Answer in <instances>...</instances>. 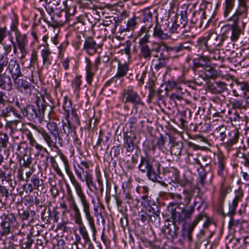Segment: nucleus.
Here are the masks:
<instances>
[{
    "label": "nucleus",
    "instance_id": "1",
    "mask_svg": "<svg viewBox=\"0 0 249 249\" xmlns=\"http://www.w3.org/2000/svg\"><path fill=\"white\" fill-rule=\"evenodd\" d=\"M53 100L51 99L50 104H49L45 99L44 96L40 94L39 96L36 97L34 103L35 105L31 104L24 105L19 103L17 100L14 105L20 110L22 115V118L24 117L28 121L33 123H40L44 118L45 111L47 107H49L48 115L53 111L55 106L53 102Z\"/></svg>",
    "mask_w": 249,
    "mask_h": 249
},
{
    "label": "nucleus",
    "instance_id": "2",
    "mask_svg": "<svg viewBox=\"0 0 249 249\" xmlns=\"http://www.w3.org/2000/svg\"><path fill=\"white\" fill-rule=\"evenodd\" d=\"M61 159L64 162L66 168L67 174L69 176L72 185L73 186L76 194L78 196L81 203L83 211L85 214V217L89 222V223L92 229H95L94 221L93 217L91 215L90 213V204L87 197L83 193L82 188L79 182L76 179L70 170L67 168L69 162L66 157L63 156Z\"/></svg>",
    "mask_w": 249,
    "mask_h": 249
},
{
    "label": "nucleus",
    "instance_id": "3",
    "mask_svg": "<svg viewBox=\"0 0 249 249\" xmlns=\"http://www.w3.org/2000/svg\"><path fill=\"white\" fill-rule=\"evenodd\" d=\"M32 127L41 135L49 147L57 148L56 142L57 139L59 141L60 127L58 126L56 122H50L47 124V127L52 136L42 127L39 126H37L34 124H32Z\"/></svg>",
    "mask_w": 249,
    "mask_h": 249
},
{
    "label": "nucleus",
    "instance_id": "4",
    "mask_svg": "<svg viewBox=\"0 0 249 249\" xmlns=\"http://www.w3.org/2000/svg\"><path fill=\"white\" fill-rule=\"evenodd\" d=\"M230 36L224 35L223 30L221 29V35L220 36L213 31H210L208 35L203 37H200L198 39V48H202L204 51L211 52L213 51L216 47L220 45L226 39Z\"/></svg>",
    "mask_w": 249,
    "mask_h": 249
},
{
    "label": "nucleus",
    "instance_id": "5",
    "mask_svg": "<svg viewBox=\"0 0 249 249\" xmlns=\"http://www.w3.org/2000/svg\"><path fill=\"white\" fill-rule=\"evenodd\" d=\"M239 16L241 17V15H238L235 11V13L228 19L229 20L232 21L233 24L225 25L222 28L224 35L230 36V39L232 41L237 40L242 33V30L238 25Z\"/></svg>",
    "mask_w": 249,
    "mask_h": 249
},
{
    "label": "nucleus",
    "instance_id": "6",
    "mask_svg": "<svg viewBox=\"0 0 249 249\" xmlns=\"http://www.w3.org/2000/svg\"><path fill=\"white\" fill-rule=\"evenodd\" d=\"M70 206L73 212L74 222L76 224L79 226V231L80 234L82 235L85 242H89L90 241V238L87 229L84 225L81 213L73 196L71 197Z\"/></svg>",
    "mask_w": 249,
    "mask_h": 249
},
{
    "label": "nucleus",
    "instance_id": "7",
    "mask_svg": "<svg viewBox=\"0 0 249 249\" xmlns=\"http://www.w3.org/2000/svg\"><path fill=\"white\" fill-rule=\"evenodd\" d=\"M0 218L2 235H7L11 233L18 224L16 217L13 213H4L0 216Z\"/></svg>",
    "mask_w": 249,
    "mask_h": 249
},
{
    "label": "nucleus",
    "instance_id": "8",
    "mask_svg": "<svg viewBox=\"0 0 249 249\" xmlns=\"http://www.w3.org/2000/svg\"><path fill=\"white\" fill-rule=\"evenodd\" d=\"M45 9L48 14L53 18L54 16H56L58 18L63 17V19L59 21L60 22L68 21L69 24H71L68 17V15H71L69 10L67 8L66 10L61 9L59 7L58 3H49L45 6Z\"/></svg>",
    "mask_w": 249,
    "mask_h": 249
},
{
    "label": "nucleus",
    "instance_id": "9",
    "mask_svg": "<svg viewBox=\"0 0 249 249\" xmlns=\"http://www.w3.org/2000/svg\"><path fill=\"white\" fill-rule=\"evenodd\" d=\"M208 10L206 7L204 10L202 8H199L198 10L194 11L190 20L191 22L196 24V27H202L204 20L207 19L206 22H208L213 15V13H209Z\"/></svg>",
    "mask_w": 249,
    "mask_h": 249
},
{
    "label": "nucleus",
    "instance_id": "10",
    "mask_svg": "<svg viewBox=\"0 0 249 249\" xmlns=\"http://www.w3.org/2000/svg\"><path fill=\"white\" fill-rule=\"evenodd\" d=\"M153 160L148 156L141 158V172L145 173L146 176L153 181H159L160 178L158 174L154 171L152 168Z\"/></svg>",
    "mask_w": 249,
    "mask_h": 249
},
{
    "label": "nucleus",
    "instance_id": "11",
    "mask_svg": "<svg viewBox=\"0 0 249 249\" xmlns=\"http://www.w3.org/2000/svg\"><path fill=\"white\" fill-rule=\"evenodd\" d=\"M1 116L4 117L6 120L13 121L15 120L20 121L22 119V115L14 106L9 105L1 110Z\"/></svg>",
    "mask_w": 249,
    "mask_h": 249
},
{
    "label": "nucleus",
    "instance_id": "12",
    "mask_svg": "<svg viewBox=\"0 0 249 249\" xmlns=\"http://www.w3.org/2000/svg\"><path fill=\"white\" fill-rule=\"evenodd\" d=\"M14 82L18 91L27 96H30L35 89V86L25 79H18Z\"/></svg>",
    "mask_w": 249,
    "mask_h": 249
},
{
    "label": "nucleus",
    "instance_id": "13",
    "mask_svg": "<svg viewBox=\"0 0 249 249\" xmlns=\"http://www.w3.org/2000/svg\"><path fill=\"white\" fill-rule=\"evenodd\" d=\"M31 183L23 185L22 189L26 193H31L34 190H39V187L43 184L42 179H40L38 175L34 174L30 178Z\"/></svg>",
    "mask_w": 249,
    "mask_h": 249
},
{
    "label": "nucleus",
    "instance_id": "14",
    "mask_svg": "<svg viewBox=\"0 0 249 249\" xmlns=\"http://www.w3.org/2000/svg\"><path fill=\"white\" fill-rule=\"evenodd\" d=\"M138 143V141H137L136 138H132L130 136L126 138L125 144L127 145V151H130L134 149H136L135 155H133L132 157V162L133 163H136L137 162L139 154L140 153Z\"/></svg>",
    "mask_w": 249,
    "mask_h": 249
},
{
    "label": "nucleus",
    "instance_id": "15",
    "mask_svg": "<svg viewBox=\"0 0 249 249\" xmlns=\"http://www.w3.org/2000/svg\"><path fill=\"white\" fill-rule=\"evenodd\" d=\"M73 167L77 178L81 180L84 175L89 173L87 170L89 169V164L86 160H81L80 162L75 161L73 162Z\"/></svg>",
    "mask_w": 249,
    "mask_h": 249
},
{
    "label": "nucleus",
    "instance_id": "16",
    "mask_svg": "<svg viewBox=\"0 0 249 249\" xmlns=\"http://www.w3.org/2000/svg\"><path fill=\"white\" fill-rule=\"evenodd\" d=\"M153 26L152 14L149 8H146L143 10L141 15V36L142 30H149Z\"/></svg>",
    "mask_w": 249,
    "mask_h": 249
},
{
    "label": "nucleus",
    "instance_id": "17",
    "mask_svg": "<svg viewBox=\"0 0 249 249\" xmlns=\"http://www.w3.org/2000/svg\"><path fill=\"white\" fill-rule=\"evenodd\" d=\"M235 197L229 206L228 214L231 217L234 215L238 204L242 201L244 196L243 191L241 189V187H239L237 190L235 191Z\"/></svg>",
    "mask_w": 249,
    "mask_h": 249
},
{
    "label": "nucleus",
    "instance_id": "18",
    "mask_svg": "<svg viewBox=\"0 0 249 249\" xmlns=\"http://www.w3.org/2000/svg\"><path fill=\"white\" fill-rule=\"evenodd\" d=\"M98 45L91 37L85 38L83 50L85 51L89 54L92 55L97 52Z\"/></svg>",
    "mask_w": 249,
    "mask_h": 249
},
{
    "label": "nucleus",
    "instance_id": "19",
    "mask_svg": "<svg viewBox=\"0 0 249 249\" xmlns=\"http://www.w3.org/2000/svg\"><path fill=\"white\" fill-rule=\"evenodd\" d=\"M8 69L14 81L18 79V77L22 76L20 66L18 63L17 60H11L8 66Z\"/></svg>",
    "mask_w": 249,
    "mask_h": 249
},
{
    "label": "nucleus",
    "instance_id": "20",
    "mask_svg": "<svg viewBox=\"0 0 249 249\" xmlns=\"http://www.w3.org/2000/svg\"><path fill=\"white\" fill-rule=\"evenodd\" d=\"M124 96L126 101L131 102L134 106L140 105V97L134 90L130 89L124 91Z\"/></svg>",
    "mask_w": 249,
    "mask_h": 249
},
{
    "label": "nucleus",
    "instance_id": "21",
    "mask_svg": "<svg viewBox=\"0 0 249 249\" xmlns=\"http://www.w3.org/2000/svg\"><path fill=\"white\" fill-rule=\"evenodd\" d=\"M187 212L186 208L185 207L181 208V213L177 212L175 209L172 210L171 218L175 222H180L190 219L191 217L187 216Z\"/></svg>",
    "mask_w": 249,
    "mask_h": 249
},
{
    "label": "nucleus",
    "instance_id": "22",
    "mask_svg": "<svg viewBox=\"0 0 249 249\" xmlns=\"http://www.w3.org/2000/svg\"><path fill=\"white\" fill-rule=\"evenodd\" d=\"M60 136H59V143H61V145H62L61 141L63 140V138H66L68 137L70 133L74 132V128L71 124V122L69 120H68L67 122L63 123L62 124V128H60Z\"/></svg>",
    "mask_w": 249,
    "mask_h": 249
},
{
    "label": "nucleus",
    "instance_id": "23",
    "mask_svg": "<svg viewBox=\"0 0 249 249\" xmlns=\"http://www.w3.org/2000/svg\"><path fill=\"white\" fill-rule=\"evenodd\" d=\"M157 56L160 59H168L170 52V46H167L165 43L159 44L156 49Z\"/></svg>",
    "mask_w": 249,
    "mask_h": 249
},
{
    "label": "nucleus",
    "instance_id": "24",
    "mask_svg": "<svg viewBox=\"0 0 249 249\" xmlns=\"http://www.w3.org/2000/svg\"><path fill=\"white\" fill-rule=\"evenodd\" d=\"M226 161L222 159H219L216 165L217 167V174L223 180H225L228 174V170L226 166Z\"/></svg>",
    "mask_w": 249,
    "mask_h": 249
},
{
    "label": "nucleus",
    "instance_id": "25",
    "mask_svg": "<svg viewBox=\"0 0 249 249\" xmlns=\"http://www.w3.org/2000/svg\"><path fill=\"white\" fill-rule=\"evenodd\" d=\"M249 0H238V8L236 11L241 17L246 18L248 14V4Z\"/></svg>",
    "mask_w": 249,
    "mask_h": 249
},
{
    "label": "nucleus",
    "instance_id": "26",
    "mask_svg": "<svg viewBox=\"0 0 249 249\" xmlns=\"http://www.w3.org/2000/svg\"><path fill=\"white\" fill-rule=\"evenodd\" d=\"M13 84L9 76L6 74L0 75V88L2 89L10 91L12 89Z\"/></svg>",
    "mask_w": 249,
    "mask_h": 249
},
{
    "label": "nucleus",
    "instance_id": "27",
    "mask_svg": "<svg viewBox=\"0 0 249 249\" xmlns=\"http://www.w3.org/2000/svg\"><path fill=\"white\" fill-rule=\"evenodd\" d=\"M130 236V244L133 249H140V234L138 230H135L133 233H131Z\"/></svg>",
    "mask_w": 249,
    "mask_h": 249
},
{
    "label": "nucleus",
    "instance_id": "28",
    "mask_svg": "<svg viewBox=\"0 0 249 249\" xmlns=\"http://www.w3.org/2000/svg\"><path fill=\"white\" fill-rule=\"evenodd\" d=\"M194 196V192L192 191L185 190L182 192V198L183 201L178 204V205H182L183 207L187 208L191 203V200Z\"/></svg>",
    "mask_w": 249,
    "mask_h": 249
},
{
    "label": "nucleus",
    "instance_id": "29",
    "mask_svg": "<svg viewBox=\"0 0 249 249\" xmlns=\"http://www.w3.org/2000/svg\"><path fill=\"white\" fill-rule=\"evenodd\" d=\"M124 197L128 199L127 201L128 203L131 204L132 207L136 208L137 211H139L138 206L139 203V195L138 194V193L134 192V191H132L130 194H126Z\"/></svg>",
    "mask_w": 249,
    "mask_h": 249
},
{
    "label": "nucleus",
    "instance_id": "30",
    "mask_svg": "<svg viewBox=\"0 0 249 249\" xmlns=\"http://www.w3.org/2000/svg\"><path fill=\"white\" fill-rule=\"evenodd\" d=\"M210 63V57L204 54L199 55L198 58L193 59V64L195 68L203 67Z\"/></svg>",
    "mask_w": 249,
    "mask_h": 249
},
{
    "label": "nucleus",
    "instance_id": "31",
    "mask_svg": "<svg viewBox=\"0 0 249 249\" xmlns=\"http://www.w3.org/2000/svg\"><path fill=\"white\" fill-rule=\"evenodd\" d=\"M140 22V15L139 12L133 14L132 17L130 18L126 24L127 28L133 30L135 27L139 24Z\"/></svg>",
    "mask_w": 249,
    "mask_h": 249
},
{
    "label": "nucleus",
    "instance_id": "32",
    "mask_svg": "<svg viewBox=\"0 0 249 249\" xmlns=\"http://www.w3.org/2000/svg\"><path fill=\"white\" fill-rule=\"evenodd\" d=\"M149 219V214L147 213L146 212H144V213L141 214V221L142 222H145L143 226V228L142 230V232L143 234H148L149 236L152 233L150 224L148 222Z\"/></svg>",
    "mask_w": 249,
    "mask_h": 249
},
{
    "label": "nucleus",
    "instance_id": "33",
    "mask_svg": "<svg viewBox=\"0 0 249 249\" xmlns=\"http://www.w3.org/2000/svg\"><path fill=\"white\" fill-rule=\"evenodd\" d=\"M20 219L22 221H29V223L34 221L36 212L35 211L31 210L30 209L23 211L21 213H19Z\"/></svg>",
    "mask_w": 249,
    "mask_h": 249
},
{
    "label": "nucleus",
    "instance_id": "34",
    "mask_svg": "<svg viewBox=\"0 0 249 249\" xmlns=\"http://www.w3.org/2000/svg\"><path fill=\"white\" fill-rule=\"evenodd\" d=\"M207 174L206 172L204 167L201 168V170H198V176L199 178L200 183L202 187L206 185H210L212 183V179L213 176L211 174L210 175L209 179H206Z\"/></svg>",
    "mask_w": 249,
    "mask_h": 249
},
{
    "label": "nucleus",
    "instance_id": "35",
    "mask_svg": "<svg viewBox=\"0 0 249 249\" xmlns=\"http://www.w3.org/2000/svg\"><path fill=\"white\" fill-rule=\"evenodd\" d=\"M51 54V51L48 48L43 49L41 51V56L42 58L43 63L46 67H48L52 64Z\"/></svg>",
    "mask_w": 249,
    "mask_h": 249
},
{
    "label": "nucleus",
    "instance_id": "36",
    "mask_svg": "<svg viewBox=\"0 0 249 249\" xmlns=\"http://www.w3.org/2000/svg\"><path fill=\"white\" fill-rule=\"evenodd\" d=\"M141 204L142 206V211H147L149 213L152 212L153 208L151 206L152 201L150 200L148 195H144L141 197Z\"/></svg>",
    "mask_w": 249,
    "mask_h": 249
},
{
    "label": "nucleus",
    "instance_id": "37",
    "mask_svg": "<svg viewBox=\"0 0 249 249\" xmlns=\"http://www.w3.org/2000/svg\"><path fill=\"white\" fill-rule=\"evenodd\" d=\"M203 72L206 79H215L219 74L218 71L210 66H206L203 69Z\"/></svg>",
    "mask_w": 249,
    "mask_h": 249
},
{
    "label": "nucleus",
    "instance_id": "38",
    "mask_svg": "<svg viewBox=\"0 0 249 249\" xmlns=\"http://www.w3.org/2000/svg\"><path fill=\"white\" fill-rule=\"evenodd\" d=\"M211 91L213 93H220L226 89V85L223 82H215L212 86H210Z\"/></svg>",
    "mask_w": 249,
    "mask_h": 249
},
{
    "label": "nucleus",
    "instance_id": "39",
    "mask_svg": "<svg viewBox=\"0 0 249 249\" xmlns=\"http://www.w3.org/2000/svg\"><path fill=\"white\" fill-rule=\"evenodd\" d=\"M128 70L127 64L126 63H119L117 68V71L114 76L118 80L124 77Z\"/></svg>",
    "mask_w": 249,
    "mask_h": 249
},
{
    "label": "nucleus",
    "instance_id": "40",
    "mask_svg": "<svg viewBox=\"0 0 249 249\" xmlns=\"http://www.w3.org/2000/svg\"><path fill=\"white\" fill-rule=\"evenodd\" d=\"M183 148V144L179 142H173L171 147L170 152L173 155H174L178 159L180 158L181 154V149Z\"/></svg>",
    "mask_w": 249,
    "mask_h": 249
},
{
    "label": "nucleus",
    "instance_id": "41",
    "mask_svg": "<svg viewBox=\"0 0 249 249\" xmlns=\"http://www.w3.org/2000/svg\"><path fill=\"white\" fill-rule=\"evenodd\" d=\"M62 107L68 116L75 111L72 107L71 100L67 96L64 97Z\"/></svg>",
    "mask_w": 249,
    "mask_h": 249
},
{
    "label": "nucleus",
    "instance_id": "42",
    "mask_svg": "<svg viewBox=\"0 0 249 249\" xmlns=\"http://www.w3.org/2000/svg\"><path fill=\"white\" fill-rule=\"evenodd\" d=\"M175 21L182 29L185 28V26L187 24L188 21L186 12H181L179 17H177V19L175 20Z\"/></svg>",
    "mask_w": 249,
    "mask_h": 249
},
{
    "label": "nucleus",
    "instance_id": "43",
    "mask_svg": "<svg viewBox=\"0 0 249 249\" xmlns=\"http://www.w3.org/2000/svg\"><path fill=\"white\" fill-rule=\"evenodd\" d=\"M153 35L155 37H159L162 39L168 38L170 36L166 33H164L161 29L160 27L157 24L154 29Z\"/></svg>",
    "mask_w": 249,
    "mask_h": 249
},
{
    "label": "nucleus",
    "instance_id": "44",
    "mask_svg": "<svg viewBox=\"0 0 249 249\" xmlns=\"http://www.w3.org/2000/svg\"><path fill=\"white\" fill-rule=\"evenodd\" d=\"M235 0H225L224 16L227 18L234 6Z\"/></svg>",
    "mask_w": 249,
    "mask_h": 249
},
{
    "label": "nucleus",
    "instance_id": "45",
    "mask_svg": "<svg viewBox=\"0 0 249 249\" xmlns=\"http://www.w3.org/2000/svg\"><path fill=\"white\" fill-rule=\"evenodd\" d=\"M239 133L237 130L231 131L229 133V136L231 137L229 140L227 142V144L229 146H231L233 144L236 143L239 139Z\"/></svg>",
    "mask_w": 249,
    "mask_h": 249
},
{
    "label": "nucleus",
    "instance_id": "46",
    "mask_svg": "<svg viewBox=\"0 0 249 249\" xmlns=\"http://www.w3.org/2000/svg\"><path fill=\"white\" fill-rule=\"evenodd\" d=\"M237 88L238 90L242 91L244 95L249 93V85L245 82L237 81L235 83Z\"/></svg>",
    "mask_w": 249,
    "mask_h": 249
},
{
    "label": "nucleus",
    "instance_id": "47",
    "mask_svg": "<svg viewBox=\"0 0 249 249\" xmlns=\"http://www.w3.org/2000/svg\"><path fill=\"white\" fill-rule=\"evenodd\" d=\"M151 52L149 46L147 44L141 45V56H143L145 59L150 60Z\"/></svg>",
    "mask_w": 249,
    "mask_h": 249
},
{
    "label": "nucleus",
    "instance_id": "48",
    "mask_svg": "<svg viewBox=\"0 0 249 249\" xmlns=\"http://www.w3.org/2000/svg\"><path fill=\"white\" fill-rule=\"evenodd\" d=\"M143 151L145 153L152 150L154 152L156 145L154 144V142L152 140L147 139L143 143Z\"/></svg>",
    "mask_w": 249,
    "mask_h": 249
},
{
    "label": "nucleus",
    "instance_id": "49",
    "mask_svg": "<svg viewBox=\"0 0 249 249\" xmlns=\"http://www.w3.org/2000/svg\"><path fill=\"white\" fill-rule=\"evenodd\" d=\"M209 53V55L208 56L210 57V62L212 59L216 60L220 63H222L224 61V58L223 57L220 56L219 50H216L213 53V51Z\"/></svg>",
    "mask_w": 249,
    "mask_h": 249
},
{
    "label": "nucleus",
    "instance_id": "50",
    "mask_svg": "<svg viewBox=\"0 0 249 249\" xmlns=\"http://www.w3.org/2000/svg\"><path fill=\"white\" fill-rule=\"evenodd\" d=\"M16 40L18 47L26 46L27 45V38L25 35H21L20 33L16 36Z\"/></svg>",
    "mask_w": 249,
    "mask_h": 249
},
{
    "label": "nucleus",
    "instance_id": "51",
    "mask_svg": "<svg viewBox=\"0 0 249 249\" xmlns=\"http://www.w3.org/2000/svg\"><path fill=\"white\" fill-rule=\"evenodd\" d=\"M11 195V192H9L8 189L5 186L0 185V202L2 203L1 199L4 197L6 201Z\"/></svg>",
    "mask_w": 249,
    "mask_h": 249
},
{
    "label": "nucleus",
    "instance_id": "52",
    "mask_svg": "<svg viewBox=\"0 0 249 249\" xmlns=\"http://www.w3.org/2000/svg\"><path fill=\"white\" fill-rule=\"evenodd\" d=\"M9 143V136L8 134L4 133L1 135L0 137V148L3 149L5 151Z\"/></svg>",
    "mask_w": 249,
    "mask_h": 249
},
{
    "label": "nucleus",
    "instance_id": "53",
    "mask_svg": "<svg viewBox=\"0 0 249 249\" xmlns=\"http://www.w3.org/2000/svg\"><path fill=\"white\" fill-rule=\"evenodd\" d=\"M140 31L138 32L137 37L133 38L132 42L131 43V46H132V52H136L140 49Z\"/></svg>",
    "mask_w": 249,
    "mask_h": 249
},
{
    "label": "nucleus",
    "instance_id": "54",
    "mask_svg": "<svg viewBox=\"0 0 249 249\" xmlns=\"http://www.w3.org/2000/svg\"><path fill=\"white\" fill-rule=\"evenodd\" d=\"M165 139L162 135L160 134V136L157 138L156 146L160 150L163 152L165 149Z\"/></svg>",
    "mask_w": 249,
    "mask_h": 249
},
{
    "label": "nucleus",
    "instance_id": "55",
    "mask_svg": "<svg viewBox=\"0 0 249 249\" xmlns=\"http://www.w3.org/2000/svg\"><path fill=\"white\" fill-rule=\"evenodd\" d=\"M81 76L78 75L75 79L71 82V86L74 90H78L80 89L82 81L80 79Z\"/></svg>",
    "mask_w": 249,
    "mask_h": 249
},
{
    "label": "nucleus",
    "instance_id": "56",
    "mask_svg": "<svg viewBox=\"0 0 249 249\" xmlns=\"http://www.w3.org/2000/svg\"><path fill=\"white\" fill-rule=\"evenodd\" d=\"M198 202L197 201V198L196 197L194 201L192 203V204L191 205V206L188 207V208H186L187 210V216L189 217H192L194 212H195V208L196 206V204H197Z\"/></svg>",
    "mask_w": 249,
    "mask_h": 249
},
{
    "label": "nucleus",
    "instance_id": "57",
    "mask_svg": "<svg viewBox=\"0 0 249 249\" xmlns=\"http://www.w3.org/2000/svg\"><path fill=\"white\" fill-rule=\"evenodd\" d=\"M92 175L89 173H86V174L84 175V176L83 177V179L81 180H79L81 182H86L87 185L89 187V185H93V182L92 181Z\"/></svg>",
    "mask_w": 249,
    "mask_h": 249
},
{
    "label": "nucleus",
    "instance_id": "58",
    "mask_svg": "<svg viewBox=\"0 0 249 249\" xmlns=\"http://www.w3.org/2000/svg\"><path fill=\"white\" fill-rule=\"evenodd\" d=\"M26 239L27 241L24 244H22L21 248L30 249L34 240L32 238V236L30 234L27 235Z\"/></svg>",
    "mask_w": 249,
    "mask_h": 249
},
{
    "label": "nucleus",
    "instance_id": "59",
    "mask_svg": "<svg viewBox=\"0 0 249 249\" xmlns=\"http://www.w3.org/2000/svg\"><path fill=\"white\" fill-rule=\"evenodd\" d=\"M142 30V36H141V45L146 44L148 42L150 35L149 34V30Z\"/></svg>",
    "mask_w": 249,
    "mask_h": 249
},
{
    "label": "nucleus",
    "instance_id": "60",
    "mask_svg": "<svg viewBox=\"0 0 249 249\" xmlns=\"http://www.w3.org/2000/svg\"><path fill=\"white\" fill-rule=\"evenodd\" d=\"M181 29H182L175 21L172 23L171 26L169 28L170 32L172 34L179 33Z\"/></svg>",
    "mask_w": 249,
    "mask_h": 249
},
{
    "label": "nucleus",
    "instance_id": "61",
    "mask_svg": "<svg viewBox=\"0 0 249 249\" xmlns=\"http://www.w3.org/2000/svg\"><path fill=\"white\" fill-rule=\"evenodd\" d=\"M224 197H221L220 196H218V201H217V207H218V212L220 214L225 215L224 212L223 211V204L224 203L225 200Z\"/></svg>",
    "mask_w": 249,
    "mask_h": 249
},
{
    "label": "nucleus",
    "instance_id": "62",
    "mask_svg": "<svg viewBox=\"0 0 249 249\" xmlns=\"http://www.w3.org/2000/svg\"><path fill=\"white\" fill-rule=\"evenodd\" d=\"M191 29V28L189 27V29H185V28L181 29L179 33H181V37L183 39H185L192 36V33L190 31Z\"/></svg>",
    "mask_w": 249,
    "mask_h": 249
},
{
    "label": "nucleus",
    "instance_id": "63",
    "mask_svg": "<svg viewBox=\"0 0 249 249\" xmlns=\"http://www.w3.org/2000/svg\"><path fill=\"white\" fill-rule=\"evenodd\" d=\"M167 59H159V61L155 64L154 66L155 69L158 71L161 68H164L166 66V60Z\"/></svg>",
    "mask_w": 249,
    "mask_h": 249
},
{
    "label": "nucleus",
    "instance_id": "64",
    "mask_svg": "<svg viewBox=\"0 0 249 249\" xmlns=\"http://www.w3.org/2000/svg\"><path fill=\"white\" fill-rule=\"evenodd\" d=\"M8 62V59L7 56L1 54L0 55V67L3 71V69L7 65Z\"/></svg>",
    "mask_w": 249,
    "mask_h": 249
}]
</instances>
